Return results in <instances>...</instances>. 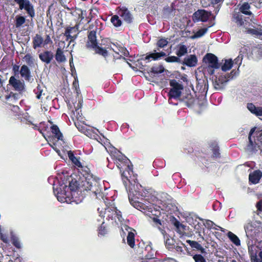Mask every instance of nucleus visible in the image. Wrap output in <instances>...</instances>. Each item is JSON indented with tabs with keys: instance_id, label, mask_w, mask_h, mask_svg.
<instances>
[{
	"instance_id": "obj_1",
	"label": "nucleus",
	"mask_w": 262,
	"mask_h": 262,
	"mask_svg": "<svg viewBox=\"0 0 262 262\" xmlns=\"http://www.w3.org/2000/svg\"><path fill=\"white\" fill-rule=\"evenodd\" d=\"M69 188L72 191L79 190L80 192L90 191L97 197V195L102 192V186L99 182L93 179H85L82 181V184H79L76 180L72 179L69 183Z\"/></svg>"
},
{
	"instance_id": "obj_2",
	"label": "nucleus",
	"mask_w": 262,
	"mask_h": 262,
	"mask_svg": "<svg viewBox=\"0 0 262 262\" xmlns=\"http://www.w3.org/2000/svg\"><path fill=\"white\" fill-rule=\"evenodd\" d=\"M133 181L131 184L130 194H133L135 199H141L150 204H154L158 201V198L155 194V191L151 189L143 188L139 183Z\"/></svg>"
},
{
	"instance_id": "obj_3",
	"label": "nucleus",
	"mask_w": 262,
	"mask_h": 262,
	"mask_svg": "<svg viewBox=\"0 0 262 262\" xmlns=\"http://www.w3.org/2000/svg\"><path fill=\"white\" fill-rule=\"evenodd\" d=\"M114 163L119 169L121 174L122 179L123 183L127 185V182L132 183L133 181L135 182L136 179V176L134 174L133 170V165L130 160L126 157L125 160H119V161H116Z\"/></svg>"
},
{
	"instance_id": "obj_4",
	"label": "nucleus",
	"mask_w": 262,
	"mask_h": 262,
	"mask_svg": "<svg viewBox=\"0 0 262 262\" xmlns=\"http://www.w3.org/2000/svg\"><path fill=\"white\" fill-rule=\"evenodd\" d=\"M254 128H252L249 135V143L245 148L247 153L249 155L255 154L258 149L262 153V132L261 131L254 133Z\"/></svg>"
},
{
	"instance_id": "obj_5",
	"label": "nucleus",
	"mask_w": 262,
	"mask_h": 262,
	"mask_svg": "<svg viewBox=\"0 0 262 262\" xmlns=\"http://www.w3.org/2000/svg\"><path fill=\"white\" fill-rule=\"evenodd\" d=\"M237 74V71L232 70L229 74L221 75L219 78L216 77L213 81L214 88L217 90H223L225 84L228 81L233 79Z\"/></svg>"
},
{
	"instance_id": "obj_6",
	"label": "nucleus",
	"mask_w": 262,
	"mask_h": 262,
	"mask_svg": "<svg viewBox=\"0 0 262 262\" xmlns=\"http://www.w3.org/2000/svg\"><path fill=\"white\" fill-rule=\"evenodd\" d=\"M247 236L249 238H254L258 236L262 231L260 223L256 222L248 221L244 226Z\"/></svg>"
},
{
	"instance_id": "obj_7",
	"label": "nucleus",
	"mask_w": 262,
	"mask_h": 262,
	"mask_svg": "<svg viewBox=\"0 0 262 262\" xmlns=\"http://www.w3.org/2000/svg\"><path fill=\"white\" fill-rule=\"evenodd\" d=\"M104 214L106 215V219L111 220L121 223L123 221L121 212L118 210L114 205H110L105 208Z\"/></svg>"
},
{
	"instance_id": "obj_8",
	"label": "nucleus",
	"mask_w": 262,
	"mask_h": 262,
	"mask_svg": "<svg viewBox=\"0 0 262 262\" xmlns=\"http://www.w3.org/2000/svg\"><path fill=\"white\" fill-rule=\"evenodd\" d=\"M178 211L175 200L167 194L165 195V214L169 219L170 216H173L172 214H177Z\"/></svg>"
},
{
	"instance_id": "obj_9",
	"label": "nucleus",
	"mask_w": 262,
	"mask_h": 262,
	"mask_svg": "<svg viewBox=\"0 0 262 262\" xmlns=\"http://www.w3.org/2000/svg\"><path fill=\"white\" fill-rule=\"evenodd\" d=\"M164 72V66L162 64H156L152 67L148 72L150 76L155 79L153 81L156 83H162L164 75H161Z\"/></svg>"
},
{
	"instance_id": "obj_10",
	"label": "nucleus",
	"mask_w": 262,
	"mask_h": 262,
	"mask_svg": "<svg viewBox=\"0 0 262 262\" xmlns=\"http://www.w3.org/2000/svg\"><path fill=\"white\" fill-rule=\"evenodd\" d=\"M170 85L172 87L171 90L168 93L169 95V103H171L170 100L172 99H177L179 98L182 93V90L183 89L182 84L178 82L176 80H170Z\"/></svg>"
},
{
	"instance_id": "obj_11",
	"label": "nucleus",
	"mask_w": 262,
	"mask_h": 262,
	"mask_svg": "<svg viewBox=\"0 0 262 262\" xmlns=\"http://www.w3.org/2000/svg\"><path fill=\"white\" fill-rule=\"evenodd\" d=\"M14 2L18 5L20 10L24 9L30 17H34L35 13L34 6L29 0H14Z\"/></svg>"
},
{
	"instance_id": "obj_12",
	"label": "nucleus",
	"mask_w": 262,
	"mask_h": 262,
	"mask_svg": "<svg viewBox=\"0 0 262 262\" xmlns=\"http://www.w3.org/2000/svg\"><path fill=\"white\" fill-rule=\"evenodd\" d=\"M116 10L117 14L127 24H131L133 21L134 17L129 10L125 6L117 7Z\"/></svg>"
},
{
	"instance_id": "obj_13",
	"label": "nucleus",
	"mask_w": 262,
	"mask_h": 262,
	"mask_svg": "<svg viewBox=\"0 0 262 262\" xmlns=\"http://www.w3.org/2000/svg\"><path fill=\"white\" fill-rule=\"evenodd\" d=\"M211 16V12L207 11L204 9H200L193 13L192 20L194 23L198 21L206 22Z\"/></svg>"
},
{
	"instance_id": "obj_14",
	"label": "nucleus",
	"mask_w": 262,
	"mask_h": 262,
	"mask_svg": "<svg viewBox=\"0 0 262 262\" xmlns=\"http://www.w3.org/2000/svg\"><path fill=\"white\" fill-rule=\"evenodd\" d=\"M169 221L176 228L177 232L181 235H186V231L188 230L189 227L181 223L173 216H170Z\"/></svg>"
},
{
	"instance_id": "obj_15",
	"label": "nucleus",
	"mask_w": 262,
	"mask_h": 262,
	"mask_svg": "<svg viewBox=\"0 0 262 262\" xmlns=\"http://www.w3.org/2000/svg\"><path fill=\"white\" fill-rule=\"evenodd\" d=\"M203 61L207 64L209 68L218 69L220 67L217 58L213 54L207 53L203 58Z\"/></svg>"
},
{
	"instance_id": "obj_16",
	"label": "nucleus",
	"mask_w": 262,
	"mask_h": 262,
	"mask_svg": "<svg viewBox=\"0 0 262 262\" xmlns=\"http://www.w3.org/2000/svg\"><path fill=\"white\" fill-rule=\"evenodd\" d=\"M97 29L88 32V40L86 42V47L88 49H92L97 47L98 42L97 39Z\"/></svg>"
},
{
	"instance_id": "obj_17",
	"label": "nucleus",
	"mask_w": 262,
	"mask_h": 262,
	"mask_svg": "<svg viewBox=\"0 0 262 262\" xmlns=\"http://www.w3.org/2000/svg\"><path fill=\"white\" fill-rule=\"evenodd\" d=\"M232 21L237 26L243 27L245 29L249 24L246 18L239 12H234L233 14Z\"/></svg>"
},
{
	"instance_id": "obj_18",
	"label": "nucleus",
	"mask_w": 262,
	"mask_h": 262,
	"mask_svg": "<svg viewBox=\"0 0 262 262\" xmlns=\"http://www.w3.org/2000/svg\"><path fill=\"white\" fill-rule=\"evenodd\" d=\"M157 50H154L153 52L147 53L146 55H142L141 59L147 60L148 62L152 60H158L164 57V52H157Z\"/></svg>"
},
{
	"instance_id": "obj_19",
	"label": "nucleus",
	"mask_w": 262,
	"mask_h": 262,
	"mask_svg": "<svg viewBox=\"0 0 262 262\" xmlns=\"http://www.w3.org/2000/svg\"><path fill=\"white\" fill-rule=\"evenodd\" d=\"M128 198L130 202V203L136 209L141 210H146L148 208V206L146 205L143 203L140 202L139 201L137 200V199H135V196H133V194H130V189H129V194H128Z\"/></svg>"
},
{
	"instance_id": "obj_20",
	"label": "nucleus",
	"mask_w": 262,
	"mask_h": 262,
	"mask_svg": "<svg viewBox=\"0 0 262 262\" xmlns=\"http://www.w3.org/2000/svg\"><path fill=\"white\" fill-rule=\"evenodd\" d=\"M125 230H128V229H130V231H128V234L127 235L126 240H127V245L131 248H135V232H136V230L134 229L133 228L129 227L128 226H126Z\"/></svg>"
},
{
	"instance_id": "obj_21",
	"label": "nucleus",
	"mask_w": 262,
	"mask_h": 262,
	"mask_svg": "<svg viewBox=\"0 0 262 262\" xmlns=\"http://www.w3.org/2000/svg\"><path fill=\"white\" fill-rule=\"evenodd\" d=\"M40 60L47 64L50 63L54 58L53 53L51 51L46 50L38 55Z\"/></svg>"
},
{
	"instance_id": "obj_22",
	"label": "nucleus",
	"mask_w": 262,
	"mask_h": 262,
	"mask_svg": "<svg viewBox=\"0 0 262 262\" xmlns=\"http://www.w3.org/2000/svg\"><path fill=\"white\" fill-rule=\"evenodd\" d=\"M9 84L17 91L21 92L25 89V84L20 80L17 79L14 76H11L9 80Z\"/></svg>"
},
{
	"instance_id": "obj_23",
	"label": "nucleus",
	"mask_w": 262,
	"mask_h": 262,
	"mask_svg": "<svg viewBox=\"0 0 262 262\" xmlns=\"http://www.w3.org/2000/svg\"><path fill=\"white\" fill-rule=\"evenodd\" d=\"M262 31V27H255L250 25L249 23L246 28L245 32L247 33L250 34L255 37L260 38Z\"/></svg>"
},
{
	"instance_id": "obj_24",
	"label": "nucleus",
	"mask_w": 262,
	"mask_h": 262,
	"mask_svg": "<svg viewBox=\"0 0 262 262\" xmlns=\"http://www.w3.org/2000/svg\"><path fill=\"white\" fill-rule=\"evenodd\" d=\"M247 107L248 110L253 114L256 116L260 117L262 116V107L257 106L256 107L254 104L252 103H249L247 104ZM262 120V119H261Z\"/></svg>"
},
{
	"instance_id": "obj_25",
	"label": "nucleus",
	"mask_w": 262,
	"mask_h": 262,
	"mask_svg": "<svg viewBox=\"0 0 262 262\" xmlns=\"http://www.w3.org/2000/svg\"><path fill=\"white\" fill-rule=\"evenodd\" d=\"M51 130L54 136V138L57 140L63 141V136L57 125L53 124L51 126Z\"/></svg>"
},
{
	"instance_id": "obj_26",
	"label": "nucleus",
	"mask_w": 262,
	"mask_h": 262,
	"mask_svg": "<svg viewBox=\"0 0 262 262\" xmlns=\"http://www.w3.org/2000/svg\"><path fill=\"white\" fill-rule=\"evenodd\" d=\"M19 73L21 77L24 78L27 81H29L31 79V72L28 67L26 65H23L21 67Z\"/></svg>"
},
{
	"instance_id": "obj_27",
	"label": "nucleus",
	"mask_w": 262,
	"mask_h": 262,
	"mask_svg": "<svg viewBox=\"0 0 262 262\" xmlns=\"http://www.w3.org/2000/svg\"><path fill=\"white\" fill-rule=\"evenodd\" d=\"M262 173L260 170H255L249 174V181L253 184H257L259 182Z\"/></svg>"
},
{
	"instance_id": "obj_28",
	"label": "nucleus",
	"mask_w": 262,
	"mask_h": 262,
	"mask_svg": "<svg viewBox=\"0 0 262 262\" xmlns=\"http://www.w3.org/2000/svg\"><path fill=\"white\" fill-rule=\"evenodd\" d=\"M198 62L196 57L194 55H190L186 57L183 61V64L189 67H194Z\"/></svg>"
},
{
	"instance_id": "obj_29",
	"label": "nucleus",
	"mask_w": 262,
	"mask_h": 262,
	"mask_svg": "<svg viewBox=\"0 0 262 262\" xmlns=\"http://www.w3.org/2000/svg\"><path fill=\"white\" fill-rule=\"evenodd\" d=\"M250 4L248 2H244L239 7V10L242 13L245 15L251 16L253 15V14L250 10Z\"/></svg>"
},
{
	"instance_id": "obj_30",
	"label": "nucleus",
	"mask_w": 262,
	"mask_h": 262,
	"mask_svg": "<svg viewBox=\"0 0 262 262\" xmlns=\"http://www.w3.org/2000/svg\"><path fill=\"white\" fill-rule=\"evenodd\" d=\"M221 64L222 70L224 72H226L232 68L233 66V61L232 59L222 60Z\"/></svg>"
},
{
	"instance_id": "obj_31",
	"label": "nucleus",
	"mask_w": 262,
	"mask_h": 262,
	"mask_svg": "<svg viewBox=\"0 0 262 262\" xmlns=\"http://www.w3.org/2000/svg\"><path fill=\"white\" fill-rule=\"evenodd\" d=\"M55 57L56 61L59 63L64 62L66 61V57L64 55L62 49L61 48H58L57 49Z\"/></svg>"
},
{
	"instance_id": "obj_32",
	"label": "nucleus",
	"mask_w": 262,
	"mask_h": 262,
	"mask_svg": "<svg viewBox=\"0 0 262 262\" xmlns=\"http://www.w3.org/2000/svg\"><path fill=\"white\" fill-rule=\"evenodd\" d=\"M68 156L69 159L72 161V162L77 167H82V164L80 162L78 158L76 157L73 153V152L71 150L68 151Z\"/></svg>"
},
{
	"instance_id": "obj_33",
	"label": "nucleus",
	"mask_w": 262,
	"mask_h": 262,
	"mask_svg": "<svg viewBox=\"0 0 262 262\" xmlns=\"http://www.w3.org/2000/svg\"><path fill=\"white\" fill-rule=\"evenodd\" d=\"M209 146L213 152V157L215 158L219 157L220 153L217 143L215 141H211L209 143Z\"/></svg>"
},
{
	"instance_id": "obj_34",
	"label": "nucleus",
	"mask_w": 262,
	"mask_h": 262,
	"mask_svg": "<svg viewBox=\"0 0 262 262\" xmlns=\"http://www.w3.org/2000/svg\"><path fill=\"white\" fill-rule=\"evenodd\" d=\"M186 243L189 244L192 248L200 251L202 253H205V249L197 242L187 240Z\"/></svg>"
},
{
	"instance_id": "obj_35",
	"label": "nucleus",
	"mask_w": 262,
	"mask_h": 262,
	"mask_svg": "<svg viewBox=\"0 0 262 262\" xmlns=\"http://www.w3.org/2000/svg\"><path fill=\"white\" fill-rule=\"evenodd\" d=\"M43 42L42 37L39 34H37L33 38V47L34 49L40 47Z\"/></svg>"
},
{
	"instance_id": "obj_36",
	"label": "nucleus",
	"mask_w": 262,
	"mask_h": 262,
	"mask_svg": "<svg viewBox=\"0 0 262 262\" xmlns=\"http://www.w3.org/2000/svg\"><path fill=\"white\" fill-rule=\"evenodd\" d=\"M110 49L112 50L117 54H121V55H123L126 57H127L129 55L128 51L125 48L122 47L121 46L117 47L116 50L112 48Z\"/></svg>"
},
{
	"instance_id": "obj_37",
	"label": "nucleus",
	"mask_w": 262,
	"mask_h": 262,
	"mask_svg": "<svg viewBox=\"0 0 262 262\" xmlns=\"http://www.w3.org/2000/svg\"><path fill=\"white\" fill-rule=\"evenodd\" d=\"M111 22L116 28L119 27L122 25V21L118 14H115L112 16Z\"/></svg>"
},
{
	"instance_id": "obj_38",
	"label": "nucleus",
	"mask_w": 262,
	"mask_h": 262,
	"mask_svg": "<svg viewBox=\"0 0 262 262\" xmlns=\"http://www.w3.org/2000/svg\"><path fill=\"white\" fill-rule=\"evenodd\" d=\"M92 49L94 50L96 54L102 55L104 57H106L108 55L107 51L105 49L100 47L98 45H97V47Z\"/></svg>"
},
{
	"instance_id": "obj_39",
	"label": "nucleus",
	"mask_w": 262,
	"mask_h": 262,
	"mask_svg": "<svg viewBox=\"0 0 262 262\" xmlns=\"http://www.w3.org/2000/svg\"><path fill=\"white\" fill-rule=\"evenodd\" d=\"M15 26L16 28H19L25 24L26 18L24 16L17 15L15 17Z\"/></svg>"
},
{
	"instance_id": "obj_40",
	"label": "nucleus",
	"mask_w": 262,
	"mask_h": 262,
	"mask_svg": "<svg viewBox=\"0 0 262 262\" xmlns=\"http://www.w3.org/2000/svg\"><path fill=\"white\" fill-rule=\"evenodd\" d=\"M227 235L229 238L231 240V241L233 243H234L236 246L240 245V240L235 234L229 231L228 232Z\"/></svg>"
},
{
	"instance_id": "obj_41",
	"label": "nucleus",
	"mask_w": 262,
	"mask_h": 262,
	"mask_svg": "<svg viewBox=\"0 0 262 262\" xmlns=\"http://www.w3.org/2000/svg\"><path fill=\"white\" fill-rule=\"evenodd\" d=\"M145 251L148 252L147 254H146L145 256V259H148L151 258H154L155 257V250H152L151 246H147L145 248Z\"/></svg>"
},
{
	"instance_id": "obj_42",
	"label": "nucleus",
	"mask_w": 262,
	"mask_h": 262,
	"mask_svg": "<svg viewBox=\"0 0 262 262\" xmlns=\"http://www.w3.org/2000/svg\"><path fill=\"white\" fill-rule=\"evenodd\" d=\"M23 58L29 66L32 67L34 66L35 59L30 54H27Z\"/></svg>"
},
{
	"instance_id": "obj_43",
	"label": "nucleus",
	"mask_w": 262,
	"mask_h": 262,
	"mask_svg": "<svg viewBox=\"0 0 262 262\" xmlns=\"http://www.w3.org/2000/svg\"><path fill=\"white\" fill-rule=\"evenodd\" d=\"M0 239L5 244L9 243L8 235L5 232V230L0 228Z\"/></svg>"
},
{
	"instance_id": "obj_44",
	"label": "nucleus",
	"mask_w": 262,
	"mask_h": 262,
	"mask_svg": "<svg viewBox=\"0 0 262 262\" xmlns=\"http://www.w3.org/2000/svg\"><path fill=\"white\" fill-rule=\"evenodd\" d=\"M208 31V28L199 29L193 35L191 36L192 39L199 38L203 36Z\"/></svg>"
},
{
	"instance_id": "obj_45",
	"label": "nucleus",
	"mask_w": 262,
	"mask_h": 262,
	"mask_svg": "<svg viewBox=\"0 0 262 262\" xmlns=\"http://www.w3.org/2000/svg\"><path fill=\"white\" fill-rule=\"evenodd\" d=\"M98 235H104L107 233V228L104 221L102 223L100 226L98 228Z\"/></svg>"
},
{
	"instance_id": "obj_46",
	"label": "nucleus",
	"mask_w": 262,
	"mask_h": 262,
	"mask_svg": "<svg viewBox=\"0 0 262 262\" xmlns=\"http://www.w3.org/2000/svg\"><path fill=\"white\" fill-rule=\"evenodd\" d=\"M199 218V217H198V219ZM197 219L198 217L195 215L189 214V215L186 217V221L189 225H193L197 222Z\"/></svg>"
},
{
	"instance_id": "obj_47",
	"label": "nucleus",
	"mask_w": 262,
	"mask_h": 262,
	"mask_svg": "<svg viewBox=\"0 0 262 262\" xmlns=\"http://www.w3.org/2000/svg\"><path fill=\"white\" fill-rule=\"evenodd\" d=\"M199 219L201 221H203L204 225L209 229H213L214 226H216V225H215L214 222L210 220H203V219L201 218H199Z\"/></svg>"
},
{
	"instance_id": "obj_48",
	"label": "nucleus",
	"mask_w": 262,
	"mask_h": 262,
	"mask_svg": "<svg viewBox=\"0 0 262 262\" xmlns=\"http://www.w3.org/2000/svg\"><path fill=\"white\" fill-rule=\"evenodd\" d=\"M187 52V49L185 45H181L176 52V54L181 57L184 55Z\"/></svg>"
},
{
	"instance_id": "obj_49",
	"label": "nucleus",
	"mask_w": 262,
	"mask_h": 262,
	"mask_svg": "<svg viewBox=\"0 0 262 262\" xmlns=\"http://www.w3.org/2000/svg\"><path fill=\"white\" fill-rule=\"evenodd\" d=\"M108 152L113 160L121 152L114 147L110 148Z\"/></svg>"
},
{
	"instance_id": "obj_50",
	"label": "nucleus",
	"mask_w": 262,
	"mask_h": 262,
	"mask_svg": "<svg viewBox=\"0 0 262 262\" xmlns=\"http://www.w3.org/2000/svg\"><path fill=\"white\" fill-rule=\"evenodd\" d=\"M11 239L12 244L14 246H15L17 249H20L21 248V245L17 237L15 236V235H12Z\"/></svg>"
},
{
	"instance_id": "obj_51",
	"label": "nucleus",
	"mask_w": 262,
	"mask_h": 262,
	"mask_svg": "<svg viewBox=\"0 0 262 262\" xmlns=\"http://www.w3.org/2000/svg\"><path fill=\"white\" fill-rule=\"evenodd\" d=\"M42 92L43 90L41 89V86L38 84L37 86L34 90V92L36 94V97L37 99H40Z\"/></svg>"
},
{
	"instance_id": "obj_52",
	"label": "nucleus",
	"mask_w": 262,
	"mask_h": 262,
	"mask_svg": "<svg viewBox=\"0 0 262 262\" xmlns=\"http://www.w3.org/2000/svg\"><path fill=\"white\" fill-rule=\"evenodd\" d=\"M74 29L72 28L71 26H67L65 28V31L63 33L64 36H66V37H70L71 33L75 32L74 31Z\"/></svg>"
},
{
	"instance_id": "obj_53",
	"label": "nucleus",
	"mask_w": 262,
	"mask_h": 262,
	"mask_svg": "<svg viewBox=\"0 0 262 262\" xmlns=\"http://www.w3.org/2000/svg\"><path fill=\"white\" fill-rule=\"evenodd\" d=\"M153 221L155 223V224L158 227L159 229L161 231V233L164 234V230L161 229L160 227V226L162 225V222L161 220L159 219L157 217H154Z\"/></svg>"
},
{
	"instance_id": "obj_54",
	"label": "nucleus",
	"mask_w": 262,
	"mask_h": 262,
	"mask_svg": "<svg viewBox=\"0 0 262 262\" xmlns=\"http://www.w3.org/2000/svg\"><path fill=\"white\" fill-rule=\"evenodd\" d=\"M193 258L195 262H206L205 258L201 254H195Z\"/></svg>"
},
{
	"instance_id": "obj_55",
	"label": "nucleus",
	"mask_w": 262,
	"mask_h": 262,
	"mask_svg": "<svg viewBox=\"0 0 262 262\" xmlns=\"http://www.w3.org/2000/svg\"><path fill=\"white\" fill-rule=\"evenodd\" d=\"M165 60L167 62H180V59L176 56H169L165 58Z\"/></svg>"
},
{
	"instance_id": "obj_56",
	"label": "nucleus",
	"mask_w": 262,
	"mask_h": 262,
	"mask_svg": "<svg viewBox=\"0 0 262 262\" xmlns=\"http://www.w3.org/2000/svg\"><path fill=\"white\" fill-rule=\"evenodd\" d=\"M192 226H193L196 233H200L201 232L202 225L200 223L197 221V222H196L194 225H193Z\"/></svg>"
},
{
	"instance_id": "obj_57",
	"label": "nucleus",
	"mask_w": 262,
	"mask_h": 262,
	"mask_svg": "<svg viewBox=\"0 0 262 262\" xmlns=\"http://www.w3.org/2000/svg\"><path fill=\"white\" fill-rule=\"evenodd\" d=\"M126 159V156L124 155L122 152H121L119 155H118L116 158H115L113 160L114 162H116V161H119V160Z\"/></svg>"
},
{
	"instance_id": "obj_58",
	"label": "nucleus",
	"mask_w": 262,
	"mask_h": 262,
	"mask_svg": "<svg viewBox=\"0 0 262 262\" xmlns=\"http://www.w3.org/2000/svg\"><path fill=\"white\" fill-rule=\"evenodd\" d=\"M19 66L17 64H14L12 66V71L14 72L15 75H18L19 73Z\"/></svg>"
},
{
	"instance_id": "obj_59",
	"label": "nucleus",
	"mask_w": 262,
	"mask_h": 262,
	"mask_svg": "<svg viewBox=\"0 0 262 262\" xmlns=\"http://www.w3.org/2000/svg\"><path fill=\"white\" fill-rule=\"evenodd\" d=\"M157 50H159V48L164 47V38H160L157 42Z\"/></svg>"
},
{
	"instance_id": "obj_60",
	"label": "nucleus",
	"mask_w": 262,
	"mask_h": 262,
	"mask_svg": "<svg viewBox=\"0 0 262 262\" xmlns=\"http://www.w3.org/2000/svg\"><path fill=\"white\" fill-rule=\"evenodd\" d=\"M43 42H44V45H49V44L52 43L53 42H52V40H51L50 35H46V38Z\"/></svg>"
},
{
	"instance_id": "obj_61",
	"label": "nucleus",
	"mask_w": 262,
	"mask_h": 262,
	"mask_svg": "<svg viewBox=\"0 0 262 262\" xmlns=\"http://www.w3.org/2000/svg\"><path fill=\"white\" fill-rule=\"evenodd\" d=\"M242 57L238 56H237L234 60L233 61V65L234 64H236L237 66H239V64H241L242 63Z\"/></svg>"
},
{
	"instance_id": "obj_62",
	"label": "nucleus",
	"mask_w": 262,
	"mask_h": 262,
	"mask_svg": "<svg viewBox=\"0 0 262 262\" xmlns=\"http://www.w3.org/2000/svg\"><path fill=\"white\" fill-rule=\"evenodd\" d=\"M77 34L74 35H70V37H66V41H68L70 39L69 43L74 42V40L77 38Z\"/></svg>"
},
{
	"instance_id": "obj_63",
	"label": "nucleus",
	"mask_w": 262,
	"mask_h": 262,
	"mask_svg": "<svg viewBox=\"0 0 262 262\" xmlns=\"http://www.w3.org/2000/svg\"><path fill=\"white\" fill-rule=\"evenodd\" d=\"M77 34L74 35H70V37H66V41H68L70 39L69 43L74 42V40L77 38Z\"/></svg>"
},
{
	"instance_id": "obj_64",
	"label": "nucleus",
	"mask_w": 262,
	"mask_h": 262,
	"mask_svg": "<svg viewBox=\"0 0 262 262\" xmlns=\"http://www.w3.org/2000/svg\"><path fill=\"white\" fill-rule=\"evenodd\" d=\"M161 260L158 259V258H151V259H145L144 261H143L142 262H161Z\"/></svg>"
}]
</instances>
